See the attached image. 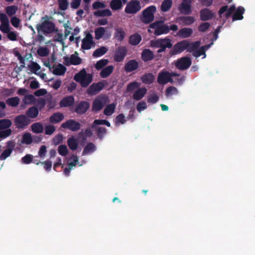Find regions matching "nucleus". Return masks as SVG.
Returning <instances> with one entry per match:
<instances>
[{
  "mask_svg": "<svg viewBox=\"0 0 255 255\" xmlns=\"http://www.w3.org/2000/svg\"><path fill=\"white\" fill-rule=\"evenodd\" d=\"M172 46L171 40L167 37L150 41L151 47L159 48L157 51L158 54L164 52L166 48H171Z\"/></svg>",
  "mask_w": 255,
  "mask_h": 255,
  "instance_id": "1",
  "label": "nucleus"
},
{
  "mask_svg": "<svg viewBox=\"0 0 255 255\" xmlns=\"http://www.w3.org/2000/svg\"><path fill=\"white\" fill-rule=\"evenodd\" d=\"M74 79L80 84L81 87L86 88L92 83L93 75L87 73L85 69H83L79 72L75 74Z\"/></svg>",
  "mask_w": 255,
  "mask_h": 255,
  "instance_id": "2",
  "label": "nucleus"
},
{
  "mask_svg": "<svg viewBox=\"0 0 255 255\" xmlns=\"http://www.w3.org/2000/svg\"><path fill=\"white\" fill-rule=\"evenodd\" d=\"M109 102L110 100L108 96L106 95L98 96L93 102L92 111L95 113L99 112L102 110Z\"/></svg>",
  "mask_w": 255,
  "mask_h": 255,
  "instance_id": "3",
  "label": "nucleus"
},
{
  "mask_svg": "<svg viewBox=\"0 0 255 255\" xmlns=\"http://www.w3.org/2000/svg\"><path fill=\"white\" fill-rule=\"evenodd\" d=\"M156 9L155 5H150L146 7L141 12L140 17L141 21L146 24L151 23L154 20Z\"/></svg>",
  "mask_w": 255,
  "mask_h": 255,
  "instance_id": "4",
  "label": "nucleus"
},
{
  "mask_svg": "<svg viewBox=\"0 0 255 255\" xmlns=\"http://www.w3.org/2000/svg\"><path fill=\"white\" fill-rule=\"evenodd\" d=\"M49 17L45 15L42 17L43 19H45L41 24L37 25V29L38 32L42 31L43 33L50 34L53 33L55 29V25L54 23L49 21Z\"/></svg>",
  "mask_w": 255,
  "mask_h": 255,
  "instance_id": "5",
  "label": "nucleus"
},
{
  "mask_svg": "<svg viewBox=\"0 0 255 255\" xmlns=\"http://www.w3.org/2000/svg\"><path fill=\"white\" fill-rule=\"evenodd\" d=\"M11 125L12 122L9 119L0 120V138H5L11 134L12 130L9 128Z\"/></svg>",
  "mask_w": 255,
  "mask_h": 255,
  "instance_id": "6",
  "label": "nucleus"
},
{
  "mask_svg": "<svg viewBox=\"0 0 255 255\" xmlns=\"http://www.w3.org/2000/svg\"><path fill=\"white\" fill-rule=\"evenodd\" d=\"M149 27L154 29V34L156 36H159L163 34H167L169 32V27L166 25L163 24L162 20H158L151 23Z\"/></svg>",
  "mask_w": 255,
  "mask_h": 255,
  "instance_id": "7",
  "label": "nucleus"
},
{
  "mask_svg": "<svg viewBox=\"0 0 255 255\" xmlns=\"http://www.w3.org/2000/svg\"><path fill=\"white\" fill-rule=\"evenodd\" d=\"M141 9L139 1L137 0H131L127 2L125 11L128 14H135Z\"/></svg>",
  "mask_w": 255,
  "mask_h": 255,
  "instance_id": "8",
  "label": "nucleus"
},
{
  "mask_svg": "<svg viewBox=\"0 0 255 255\" xmlns=\"http://www.w3.org/2000/svg\"><path fill=\"white\" fill-rule=\"evenodd\" d=\"M192 63L189 57H183L178 59L175 63V67L179 70L183 71L189 68Z\"/></svg>",
  "mask_w": 255,
  "mask_h": 255,
  "instance_id": "9",
  "label": "nucleus"
},
{
  "mask_svg": "<svg viewBox=\"0 0 255 255\" xmlns=\"http://www.w3.org/2000/svg\"><path fill=\"white\" fill-rule=\"evenodd\" d=\"M62 128L68 129L72 131H77L80 129L81 124L75 120L70 119L61 126Z\"/></svg>",
  "mask_w": 255,
  "mask_h": 255,
  "instance_id": "10",
  "label": "nucleus"
},
{
  "mask_svg": "<svg viewBox=\"0 0 255 255\" xmlns=\"http://www.w3.org/2000/svg\"><path fill=\"white\" fill-rule=\"evenodd\" d=\"M128 52V49L126 46H120L116 48L114 60L117 62H120L124 60Z\"/></svg>",
  "mask_w": 255,
  "mask_h": 255,
  "instance_id": "11",
  "label": "nucleus"
},
{
  "mask_svg": "<svg viewBox=\"0 0 255 255\" xmlns=\"http://www.w3.org/2000/svg\"><path fill=\"white\" fill-rule=\"evenodd\" d=\"M185 40H182L176 43L172 48L170 50L169 54L170 56H173L181 53L186 50Z\"/></svg>",
  "mask_w": 255,
  "mask_h": 255,
  "instance_id": "12",
  "label": "nucleus"
},
{
  "mask_svg": "<svg viewBox=\"0 0 255 255\" xmlns=\"http://www.w3.org/2000/svg\"><path fill=\"white\" fill-rule=\"evenodd\" d=\"M193 0H182L179 5L178 9L182 14L188 15L192 12L191 4Z\"/></svg>",
  "mask_w": 255,
  "mask_h": 255,
  "instance_id": "13",
  "label": "nucleus"
},
{
  "mask_svg": "<svg viewBox=\"0 0 255 255\" xmlns=\"http://www.w3.org/2000/svg\"><path fill=\"white\" fill-rule=\"evenodd\" d=\"M14 125L18 128H22L30 123V120L25 115H20L15 117Z\"/></svg>",
  "mask_w": 255,
  "mask_h": 255,
  "instance_id": "14",
  "label": "nucleus"
},
{
  "mask_svg": "<svg viewBox=\"0 0 255 255\" xmlns=\"http://www.w3.org/2000/svg\"><path fill=\"white\" fill-rule=\"evenodd\" d=\"M157 82L160 85H165L168 82L173 83L172 79H170L169 72L167 71H161L158 74Z\"/></svg>",
  "mask_w": 255,
  "mask_h": 255,
  "instance_id": "15",
  "label": "nucleus"
},
{
  "mask_svg": "<svg viewBox=\"0 0 255 255\" xmlns=\"http://www.w3.org/2000/svg\"><path fill=\"white\" fill-rule=\"evenodd\" d=\"M0 21L1 22L0 30L4 33H6L9 32L10 27L9 19L5 13H0Z\"/></svg>",
  "mask_w": 255,
  "mask_h": 255,
  "instance_id": "16",
  "label": "nucleus"
},
{
  "mask_svg": "<svg viewBox=\"0 0 255 255\" xmlns=\"http://www.w3.org/2000/svg\"><path fill=\"white\" fill-rule=\"evenodd\" d=\"M103 83L100 82L94 83L88 88L87 93L90 95H94L101 91L104 87Z\"/></svg>",
  "mask_w": 255,
  "mask_h": 255,
  "instance_id": "17",
  "label": "nucleus"
},
{
  "mask_svg": "<svg viewBox=\"0 0 255 255\" xmlns=\"http://www.w3.org/2000/svg\"><path fill=\"white\" fill-rule=\"evenodd\" d=\"M175 21L180 25L189 26L195 21V18L193 16H181L177 17Z\"/></svg>",
  "mask_w": 255,
  "mask_h": 255,
  "instance_id": "18",
  "label": "nucleus"
},
{
  "mask_svg": "<svg viewBox=\"0 0 255 255\" xmlns=\"http://www.w3.org/2000/svg\"><path fill=\"white\" fill-rule=\"evenodd\" d=\"M94 43L92 35L89 33H87L86 36L82 41L81 48L84 50L90 49L92 45Z\"/></svg>",
  "mask_w": 255,
  "mask_h": 255,
  "instance_id": "19",
  "label": "nucleus"
},
{
  "mask_svg": "<svg viewBox=\"0 0 255 255\" xmlns=\"http://www.w3.org/2000/svg\"><path fill=\"white\" fill-rule=\"evenodd\" d=\"M90 103L87 101H81L77 105L75 111L78 115L85 114L90 108Z\"/></svg>",
  "mask_w": 255,
  "mask_h": 255,
  "instance_id": "20",
  "label": "nucleus"
},
{
  "mask_svg": "<svg viewBox=\"0 0 255 255\" xmlns=\"http://www.w3.org/2000/svg\"><path fill=\"white\" fill-rule=\"evenodd\" d=\"M200 19L202 21H207L212 19L214 14L212 11L207 8H205L200 11Z\"/></svg>",
  "mask_w": 255,
  "mask_h": 255,
  "instance_id": "21",
  "label": "nucleus"
},
{
  "mask_svg": "<svg viewBox=\"0 0 255 255\" xmlns=\"http://www.w3.org/2000/svg\"><path fill=\"white\" fill-rule=\"evenodd\" d=\"M74 102L75 99L73 96H67L60 101L59 105L61 108L69 107L72 106Z\"/></svg>",
  "mask_w": 255,
  "mask_h": 255,
  "instance_id": "22",
  "label": "nucleus"
},
{
  "mask_svg": "<svg viewBox=\"0 0 255 255\" xmlns=\"http://www.w3.org/2000/svg\"><path fill=\"white\" fill-rule=\"evenodd\" d=\"M127 0H112L110 6L113 10H117L122 9L123 4L127 3Z\"/></svg>",
  "mask_w": 255,
  "mask_h": 255,
  "instance_id": "23",
  "label": "nucleus"
},
{
  "mask_svg": "<svg viewBox=\"0 0 255 255\" xmlns=\"http://www.w3.org/2000/svg\"><path fill=\"white\" fill-rule=\"evenodd\" d=\"M138 66V63L135 60H130L125 64V70L127 72H130L136 70Z\"/></svg>",
  "mask_w": 255,
  "mask_h": 255,
  "instance_id": "24",
  "label": "nucleus"
},
{
  "mask_svg": "<svg viewBox=\"0 0 255 255\" xmlns=\"http://www.w3.org/2000/svg\"><path fill=\"white\" fill-rule=\"evenodd\" d=\"M185 45L186 46V50L188 52H193L195 50H197L201 44L200 41H196L193 42H190L188 40H185Z\"/></svg>",
  "mask_w": 255,
  "mask_h": 255,
  "instance_id": "25",
  "label": "nucleus"
},
{
  "mask_svg": "<svg viewBox=\"0 0 255 255\" xmlns=\"http://www.w3.org/2000/svg\"><path fill=\"white\" fill-rule=\"evenodd\" d=\"M193 29L189 27H184L180 29L177 35L183 38H188L190 37L193 34Z\"/></svg>",
  "mask_w": 255,
  "mask_h": 255,
  "instance_id": "26",
  "label": "nucleus"
},
{
  "mask_svg": "<svg viewBox=\"0 0 255 255\" xmlns=\"http://www.w3.org/2000/svg\"><path fill=\"white\" fill-rule=\"evenodd\" d=\"M154 57V54L149 49H144L141 53V59L144 62H147L152 60Z\"/></svg>",
  "mask_w": 255,
  "mask_h": 255,
  "instance_id": "27",
  "label": "nucleus"
},
{
  "mask_svg": "<svg viewBox=\"0 0 255 255\" xmlns=\"http://www.w3.org/2000/svg\"><path fill=\"white\" fill-rule=\"evenodd\" d=\"M142 38L141 35L135 33L131 35L129 37V43L133 46H136L138 45L141 41Z\"/></svg>",
  "mask_w": 255,
  "mask_h": 255,
  "instance_id": "28",
  "label": "nucleus"
},
{
  "mask_svg": "<svg viewBox=\"0 0 255 255\" xmlns=\"http://www.w3.org/2000/svg\"><path fill=\"white\" fill-rule=\"evenodd\" d=\"M155 79L154 76L152 73H148L143 75L140 80L143 84H152Z\"/></svg>",
  "mask_w": 255,
  "mask_h": 255,
  "instance_id": "29",
  "label": "nucleus"
},
{
  "mask_svg": "<svg viewBox=\"0 0 255 255\" xmlns=\"http://www.w3.org/2000/svg\"><path fill=\"white\" fill-rule=\"evenodd\" d=\"M64 118L62 113L57 112L53 114L49 118V122L52 124H56L62 121Z\"/></svg>",
  "mask_w": 255,
  "mask_h": 255,
  "instance_id": "30",
  "label": "nucleus"
},
{
  "mask_svg": "<svg viewBox=\"0 0 255 255\" xmlns=\"http://www.w3.org/2000/svg\"><path fill=\"white\" fill-rule=\"evenodd\" d=\"M147 89L145 88H141L136 91L133 95V98L136 101L141 100L146 94Z\"/></svg>",
  "mask_w": 255,
  "mask_h": 255,
  "instance_id": "31",
  "label": "nucleus"
},
{
  "mask_svg": "<svg viewBox=\"0 0 255 255\" xmlns=\"http://www.w3.org/2000/svg\"><path fill=\"white\" fill-rule=\"evenodd\" d=\"M245 10V8L243 7L239 6L232 16L233 20H242L243 18V14Z\"/></svg>",
  "mask_w": 255,
  "mask_h": 255,
  "instance_id": "32",
  "label": "nucleus"
},
{
  "mask_svg": "<svg viewBox=\"0 0 255 255\" xmlns=\"http://www.w3.org/2000/svg\"><path fill=\"white\" fill-rule=\"evenodd\" d=\"M46 101L43 98L35 99L33 96V105L34 106L38 108L40 110L42 109L45 106Z\"/></svg>",
  "mask_w": 255,
  "mask_h": 255,
  "instance_id": "33",
  "label": "nucleus"
},
{
  "mask_svg": "<svg viewBox=\"0 0 255 255\" xmlns=\"http://www.w3.org/2000/svg\"><path fill=\"white\" fill-rule=\"evenodd\" d=\"M114 66L109 65L103 69L100 73V76L103 78H106L111 74L114 70Z\"/></svg>",
  "mask_w": 255,
  "mask_h": 255,
  "instance_id": "34",
  "label": "nucleus"
},
{
  "mask_svg": "<svg viewBox=\"0 0 255 255\" xmlns=\"http://www.w3.org/2000/svg\"><path fill=\"white\" fill-rule=\"evenodd\" d=\"M172 4V0H163L160 6L161 11L164 12L168 11L171 8Z\"/></svg>",
  "mask_w": 255,
  "mask_h": 255,
  "instance_id": "35",
  "label": "nucleus"
},
{
  "mask_svg": "<svg viewBox=\"0 0 255 255\" xmlns=\"http://www.w3.org/2000/svg\"><path fill=\"white\" fill-rule=\"evenodd\" d=\"M94 15L97 17L110 16L112 12L109 9H105L94 11Z\"/></svg>",
  "mask_w": 255,
  "mask_h": 255,
  "instance_id": "36",
  "label": "nucleus"
},
{
  "mask_svg": "<svg viewBox=\"0 0 255 255\" xmlns=\"http://www.w3.org/2000/svg\"><path fill=\"white\" fill-rule=\"evenodd\" d=\"M93 129L95 130L98 138L100 139H102L107 133V130L105 127L96 126Z\"/></svg>",
  "mask_w": 255,
  "mask_h": 255,
  "instance_id": "37",
  "label": "nucleus"
},
{
  "mask_svg": "<svg viewBox=\"0 0 255 255\" xmlns=\"http://www.w3.org/2000/svg\"><path fill=\"white\" fill-rule=\"evenodd\" d=\"M67 144L70 149L72 150H75L78 148V142L77 139L74 136H72L68 139Z\"/></svg>",
  "mask_w": 255,
  "mask_h": 255,
  "instance_id": "38",
  "label": "nucleus"
},
{
  "mask_svg": "<svg viewBox=\"0 0 255 255\" xmlns=\"http://www.w3.org/2000/svg\"><path fill=\"white\" fill-rule=\"evenodd\" d=\"M96 149L95 145L92 142L88 143L84 148L82 155H85L94 152Z\"/></svg>",
  "mask_w": 255,
  "mask_h": 255,
  "instance_id": "39",
  "label": "nucleus"
},
{
  "mask_svg": "<svg viewBox=\"0 0 255 255\" xmlns=\"http://www.w3.org/2000/svg\"><path fill=\"white\" fill-rule=\"evenodd\" d=\"M66 68L61 64H59L53 71V73L56 75H63L66 71Z\"/></svg>",
  "mask_w": 255,
  "mask_h": 255,
  "instance_id": "40",
  "label": "nucleus"
},
{
  "mask_svg": "<svg viewBox=\"0 0 255 255\" xmlns=\"http://www.w3.org/2000/svg\"><path fill=\"white\" fill-rule=\"evenodd\" d=\"M116 105L114 103L108 105L104 111V114L107 116H111L115 111Z\"/></svg>",
  "mask_w": 255,
  "mask_h": 255,
  "instance_id": "41",
  "label": "nucleus"
},
{
  "mask_svg": "<svg viewBox=\"0 0 255 255\" xmlns=\"http://www.w3.org/2000/svg\"><path fill=\"white\" fill-rule=\"evenodd\" d=\"M19 101L20 100L18 97H14L8 98L6 100V103L11 107H16L19 105Z\"/></svg>",
  "mask_w": 255,
  "mask_h": 255,
  "instance_id": "42",
  "label": "nucleus"
},
{
  "mask_svg": "<svg viewBox=\"0 0 255 255\" xmlns=\"http://www.w3.org/2000/svg\"><path fill=\"white\" fill-rule=\"evenodd\" d=\"M107 49L106 47L102 46L96 50L93 53V56L94 57H99L104 55L107 51Z\"/></svg>",
  "mask_w": 255,
  "mask_h": 255,
  "instance_id": "43",
  "label": "nucleus"
},
{
  "mask_svg": "<svg viewBox=\"0 0 255 255\" xmlns=\"http://www.w3.org/2000/svg\"><path fill=\"white\" fill-rule=\"evenodd\" d=\"M125 32L122 28H117L116 29L115 37L120 41L123 40L125 37Z\"/></svg>",
  "mask_w": 255,
  "mask_h": 255,
  "instance_id": "44",
  "label": "nucleus"
},
{
  "mask_svg": "<svg viewBox=\"0 0 255 255\" xmlns=\"http://www.w3.org/2000/svg\"><path fill=\"white\" fill-rule=\"evenodd\" d=\"M105 29L104 27H100L95 30V38L97 40L101 39L105 33Z\"/></svg>",
  "mask_w": 255,
  "mask_h": 255,
  "instance_id": "45",
  "label": "nucleus"
},
{
  "mask_svg": "<svg viewBox=\"0 0 255 255\" xmlns=\"http://www.w3.org/2000/svg\"><path fill=\"white\" fill-rule=\"evenodd\" d=\"M18 9V7L16 5L7 6L5 8L6 13L8 16H11L15 14Z\"/></svg>",
  "mask_w": 255,
  "mask_h": 255,
  "instance_id": "46",
  "label": "nucleus"
},
{
  "mask_svg": "<svg viewBox=\"0 0 255 255\" xmlns=\"http://www.w3.org/2000/svg\"><path fill=\"white\" fill-rule=\"evenodd\" d=\"M108 62L109 60L108 59H101L97 62L95 64V68L98 70L102 69L104 67L108 64Z\"/></svg>",
  "mask_w": 255,
  "mask_h": 255,
  "instance_id": "47",
  "label": "nucleus"
},
{
  "mask_svg": "<svg viewBox=\"0 0 255 255\" xmlns=\"http://www.w3.org/2000/svg\"><path fill=\"white\" fill-rule=\"evenodd\" d=\"M21 143L29 144L32 143V135L29 133H25L23 135Z\"/></svg>",
  "mask_w": 255,
  "mask_h": 255,
  "instance_id": "48",
  "label": "nucleus"
},
{
  "mask_svg": "<svg viewBox=\"0 0 255 255\" xmlns=\"http://www.w3.org/2000/svg\"><path fill=\"white\" fill-rule=\"evenodd\" d=\"M177 89L173 86H170L168 87L165 91L166 96L167 97L171 96L173 95L177 94Z\"/></svg>",
  "mask_w": 255,
  "mask_h": 255,
  "instance_id": "49",
  "label": "nucleus"
},
{
  "mask_svg": "<svg viewBox=\"0 0 255 255\" xmlns=\"http://www.w3.org/2000/svg\"><path fill=\"white\" fill-rule=\"evenodd\" d=\"M43 130V125L39 123L33 124V132L41 133Z\"/></svg>",
  "mask_w": 255,
  "mask_h": 255,
  "instance_id": "50",
  "label": "nucleus"
},
{
  "mask_svg": "<svg viewBox=\"0 0 255 255\" xmlns=\"http://www.w3.org/2000/svg\"><path fill=\"white\" fill-rule=\"evenodd\" d=\"M70 57L71 65H78L81 64V59L79 56L72 54Z\"/></svg>",
  "mask_w": 255,
  "mask_h": 255,
  "instance_id": "51",
  "label": "nucleus"
},
{
  "mask_svg": "<svg viewBox=\"0 0 255 255\" xmlns=\"http://www.w3.org/2000/svg\"><path fill=\"white\" fill-rule=\"evenodd\" d=\"M59 8L61 10H65L68 7V0H58Z\"/></svg>",
  "mask_w": 255,
  "mask_h": 255,
  "instance_id": "52",
  "label": "nucleus"
},
{
  "mask_svg": "<svg viewBox=\"0 0 255 255\" xmlns=\"http://www.w3.org/2000/svg\"><path fill=\"white\" fill-rule=\"evenodd\" d=\"M159 99V96L157 94L153 93L148 96L147 101L148 103L155 104L157 102Z\"/></svg>",
  "mask_w": 255,
  "mask_h": 255,
  "instance_id": "53",
  "label": "nucleus"
},
{
  "mask_svg": "<svg viewBox=\"0 0 255 255\" xmlns=\"http://www.w3.org/2000/svg\"><path fill=\"white\" fill-rule=\"evenodd\" d=\"M126 122L125 117L123 114H120L116 118V125L120 124H124Z\"/></svg>",
  "mask_w": 255,
  "mask_h": 255,
  "instance_id": "54",
  "label": "nucleus"
},
{
  "mask_svg": "<svg viewBox=\"0 0 255 255\" xmlns=\"http://www.w3.org/2000/svg\"><path fill=\"white\" fill-rule=\"evenodd\" d=\"M49 52V49L47 47H40L37 51V54L42 57L47 56Z\"/></svg>",
  "mask_w": 255,
  "mask_h": 255,
  "instance_id": "55",
  "label": "nucleus"
},
{
  "mask_svg": "<svg viewBox=\"0 0 255 255\" xmlns=\"http://www.w3.org/2000/svg\"><path fill=\"white\" fill-rule=\"evenodd\" d=\"M12 152V149H5L0 155V160H3L9 157Z\"/></svg>",
  "mask_w": 255,
  "mask_h": 255,
  "instance_id": "56",
  "label": "nucleus"
},
{
  "mask_svg": "<svg viewBox=\"0 0 255 255\" xmlns=\"http://www.w3.org/2000/svg\"><path fill=\"white\" fill-rule=\"evenodd\" d=\"M210 26V24L208 22H205L201 23L198 27V30L200 32H205Z\"/></svg>",
  "mask_w": 255,
  "mask_h": 255,
  "instance_id": "57",
  "label": "nucleus"
},
{
  "mask_svg": "<svg viewBox=\"0 0 255 255\" xmlns=\"http://www.w3.org/2000/svg\"><path fill=\"white\" fill-rule=\"evenodd\" d=\"M204 50V49H203V48L200 47L199 48H198L197 50H195V51H193L192 55L194 57L196 58L199 57L201 55H204V57H205L206 53Z\"/></svg>",
  "mask_w": 255,
  "mask_h": 255,
  "instance_id": "58",
  "label": "nucleus"
},
{
  "mask_svg": "<svg viewBox=\"0 0 255 255\" xmlns=\"http://www.w3.org/2000/svg\"><path fill=\"white\" fill-rule=\"evenodd\" d=\"M140 84L136 82H132L128 84L127 86V91L129 92L133 91L135 89L138 88Z\"/></svg>",
  "mask_w": 255,
  "mask_h": 255,
  "instance_id": "59",
  "label": "nucleus"
},
{
  "mask_svg": "<svg viewBox=\"0 0 255 255\" xmlns=\"http://www.w3.org/2000/svg\"><path fill=\"white\" fill-rule=\"evenodd\" d=\"M58 153L62 156H66L68 152V148L65 145H60L58 147Z\"/></svg>",
  "mask_w": 255,
  "mask_h": 255,
  "instance_id": "60",
  "label": "nucleus"
},
{
  "mask_svg": "<svg viewBox=\"0 0 255 255\" xmlns=\"http://www.w3.org/2000/svg\"><path fill=\"white\" fill-rule=\"evenodd\" d=\"M106 6L104 2L99 1H95L92 4V7L94 9H98L100 8H104Z\"/></svg>",
  "mask_w": 255,
  "mask_h": 255,
  "instance_id": "61",
  "label": "nucleus"
},
{
  "mask_svg": "<svg viewBox=\"0 0 255 255\" xmlns=\"http://www.w3.org/2000/svg\"><path fill=\"white\" fill-rule=\"evenodd\" d=\"M55 130V128L54 126L48 125L46 126L45 133L47 135H51Z\"/></svg>",
  "mask_w": 255,
  "mask_h": 255,
  "instance_id": "62",
  "label": "nucleus"
},
{
  "mask_svg": "<svg viewBox=\"0 0 255 255\" xmlns=\"http://www.w3.org/2000/svg\"><path fill=\"white\" fill-rule=\"evenodd\" d=\"M7 38L11 41H15L17 40V33L16 31H10L6 33Z\"/></svg>",
  "mask_w": 255,
  "mask_h": 255,
  "instance_id": "63",
  "label": "nucleus"
},
{
  "mask_svg": "<svg viewBox=\"0 0 255 255\" xmlns=\"http://www.w3.org/2000/svg\"><path fill=\"white\" fill-rule=\"evenodd\" d=\"M47 91L45 89H40L36 90L33 93V95L36 97H40L45 95Z\"/></svg>",
  "mask_w": 255,
  "mask_h": 255,
  "instance_id": "64",
  "label": "nucleus"
}]
</instances>
